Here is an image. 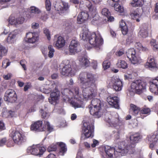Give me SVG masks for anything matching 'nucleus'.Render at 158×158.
<instances>
[{
    "mask_svg": "<svg viewBox=\"0 0 158 158\" xmlns=\"http://www.w3.org/2000/svg\"><path fill=\"white\" fill-rule=\"evenodd\" d=\"M8 20L9 23L11 25H17L16 19H15L14 17H10Z\"/></svg>",
    "mask_w": 158,
    "mask_h": 158,
    "instance_id": "nucleus-48",
    "label": "nucleus"
},
{
    "mask_svg": "<svg viewBox=\"0 0 158 158\" xmlns=\"http://www.w3.org/2000/svg\"><path fill=\"white\" fill-rule=\"evenodd\" d=\"M62 94L68 98H70V89H64L61 91Z\"/></svg>",
    "mask_w": 158,
    "mask_h": 158,
    "instance_id": "nucleus-42",
    "label": "nucleus"
},
{
    "mask_svg": "<svg viewBox=\"0 0 158 158\" xmlns=\"http://www.w3.org/2000/svg\"><path fill=\"white\" fill-rule=\"evenodd\" d=\"M57 148V145L52 144L48 148L47 151L49 152L55 151Z\"/></svg>",
    "mask_w": 158,
    "mask_h": 158,
    "instance_id": "nucleus-44",
    "label": "nucleus"
},
{
    "mask_svg": "<svg viewBox=\"0 0 158 158\" xmlns=\"http://www.w3.org/2000/svg\"><path fill=\"white\" fill-rule=\"evenodd\" d=\"M11 77V75L10 73H8L6 75L3 76L4 78L6 80H8L10 79Z\"/></svg>",
    "mask_w": 158,
    "mask_h": 158,
    "instance_id": "nucleus-61",
    "label": "nucleus"
},
{
    "mask_svg": "<svg viewBox=\"0 0 158 158\" xmlns=\"http://www.w3.org/2000/svg\"><path fill=\"white\" fill-rule=\"evenodd\" d=\"M157 38L158 40V36ZM150 44L153 50L155 51L158 50V42L156 43V40L152 39L150 42Z\"/></svg>",
    "mask_w": 158,
    "mask_h": 158,
    "instance_id": "nucleus-38",
    "label": "nucleus"
},
{
    "mask_svg": "<svg viewBox=\"0 0 158 158\" xmlns=\"http://www.w3.org/2000/svg\"><path fill=\"white\" fill-rule=\"evenodd\" d=\"M26 63L27 62L25 60H22L20 61V64L25 70H27L26 66Z\"/></svg>",
    "mask_w": 158,
    "mask_h": 158,
    "instance_id": "nucleus-54",
    "label": "nucleus"
},
{
    "mask_svg": "<svg viewBox=\"0 0 158 158\" xmlns=\"http://www.w3.org/2000/svg\"><path fill=\"white\" fill-rule=\"evenodd\" d=\"M63 6H60V5L58 6V5H56L55 6V8L56 10L57 11H63L64 10H67L69 8V6L68 3L63 2Z\"/></svg>",
    "mask_w": 158,
    "mask_h": 158,
    "instance_id": "nucleus-33",
    "label": "nucleus"
},
{
    "mask_svg": "<svg viewBox=\"0 0 158 158\" xmlns=\"http://www.w3.org/2000/svg\"><path fill=\"white\" fill-rule=\"evenodd\" d=\"M110 65V63L109 60H105L103 62L102 66L104 70L109 68Z\"/></svg>",
    "mask_w": 158,
    "mask_h": 158,
    "instance_id": "nucleus-47",
    "label": "nucleus"
},
{
    "mask_svg": "<svg viewBox=\"0 0 158 158\" xmlns=\"http://www.w3.org/2000/svg\"><path fill=\"white\" fill-rule=\"evenodd\" d=\"M39 27V24L36 23H33L31 24V27L33 29L38 28Z\"/></svg>",
    "mask_w": 158,
    "mask_h": 158,
    "instance_id": "nucleus-60",
    "label": "nucleus"
},
{
    "mask_svg": "<svg viewBox=\"0 0 158 158\" xmlns=\"http://www.w3.org/2000/svg\"><path fill=\"white\" fill-rule=\"evenodd\" d=\"M143 3V0H132L130 4L132 6L136 7L141 6Z\"/></svg>",
    "mask_w": 158,
    "mask_h": 158,
    "instance_id": "nucleus-36",
    "label": "nucleus"
},
{
    "mask_svg": "<svg viewBox=\"0 0 158 158\" xmlns=\"http://www.w3.org/2000/svg\"><path fill=\"white\" fill-rule=\"evenodd\" d=\"M75 69H72L69 64H65L62 69L61 73L63 76H74L75 72Z\"/></svg>",
    "mask_w": 158,
    "mask_h": 158,
    "instance_id": "nucleus-14",
    "label": "nucleus"
},
{
    "mask_svg": "<svg viewBox=\"0 0 158 158\" xmlns=\"http://www.w3.org/2000/svg\"><path fill=\"white\" fill-rule=\"evenodd\" d=\"M149 60L146 63V65L149 68H155L156 66V63L155 59L153 57L148 58Z\"/></svg>",
    "mask_w": 158,
    "mask_h": 158,
    "instance_id": "nucleus-34",
    "label": "nucleus"
},
{
    "mask_svg": "<svg viewBox=\"0 0 158 158\" xmlns=\"http://www.w3.org/2000/svg\"><path fill=\"white\" fill-rule=\"evenodd\" d=\"M84 40H88L89 44L97 48H99L103 43V40L100 33L97 32L89 33L87 31L80 35Z\"/></svg>",
    "mask_w": 158,
    "mask_h": 158,
    "instance_id": "nucleus-2",
    "label": "nucleus"
},
{
    "mask_svg": "<svg viewBox=\"0 0 158 158\" xmlns=\"http://www.w3.org/2000/svg\"><path fill=\"white\" fill-rule=\"evenodd\" d=\"M151 112L150 109L147 107H143L140 111V115L141 116V114H147Z\"/></svg>",
    "mask_w": 158,
    "mask_h": 158,
    "instance_id": "nucleus-46",
    "label": "nucleus"
},
{
    "mask_svg": "<svg viewBox=\"0 0 158 158\" xmlns=\"http://www.w3.org/2000/svg\"><path fill=\"white\" fill-rule=\"evenodd\" d=\"M142 138V136L139 132L132 134L130 137L131 144L127 145L125 149H118L117 152L122 153L123 155H125L127 153L133 154L135 152L136 144Z\"/></svg>",
    "mask_w": 158,
    "mask_h": 158,
    "instance_id": "nucleus-3",
    "label": "nucleus"
},
{
    "mask_svg": "<svg viewBox=\"0 0 158 158\" xmlns=\"http://www.w3.org/2000/svg\"><path fill=\"white\" fill-rule=\"evenodd\" d=\"M25 19L22 16L19 17L16 19L17 24H22L24 21Z\"/></svg>",
    "mask_w": 158,
    "mask_h": 158,
    "instance_id": "nucleus-51",
    "label": "nucleus"
},
{
    "mask_svg": "<svg viewBox=\"0 0 158 158\" xmlns=\"http://www.w3.org/2000/svg\"><path fill=\"white\" fill-rule=\"evenodd\" d=\"M135 47L139 51H146L148 50V48L145 47H143L142 44L139 42L136 43L135 45Z\"/></svg>",
    "mask_w": 158,
    "mask_h": 158,
    "instance_id": "nucleus-37",
    "label": "nucleus"
},
{
    "mask_svg": "<svg viewBox=\"0 0 158 158\" xmlns=\"http://www.w3.org/2000/svg\"><path fill=\"white\" fill-rule=\"evenodd\" d=\"M44 33L45 34V35L47 37L48 40H49L51 39L50 34V32L48 29L47 28H44Z\"/></svg>",
    "mask_w": 158,
    "mask_h": 158,
    "instance_id": "nucleus-53",
    "label": "nucleus"
},
{
    "mask_svg": "<svg viewBox=\"0 0 158 158\" xmlns=\"http://www.w3.org/2000/svg\"><path fill=\"white\" fill-rule=\"evenodd\" d=\"M45 7L47 10L50 11L51 8V4L49 0H46Z\"/></svg>",
    "mask_w": 158,
    "mask_h": 158,
    "instance_id": "nucleus-52",
    "label": "nucleus"
},
{
    "mask_svg": "<svg viewBox=\"0 0 158 158\" xmlns=\"http://www.w3.org/2000/svg\"><path fill=\"white\" fill-rule=\"evenodd\" d=\"M79 45V43L76 40H72L69 47V51L72 54H74L78 52V48Z\"/></svg>",
    "mask_w": 158,
    "mask_h": 158,
    "instance_id": "nucleus-21",
    "label": "nucleus"
},
{
    "mask_svg": "<svg viewBox=\"0 0 158 158\" xmlns=\"http://www.w3.org/2000/svg\"><path fill=\"white\" fill-rule=\"evenodd\" d=\"M102 106V103L100 99H93L91 102L90 105L89 106L90 114L95 117H99L100 115V113Z\"/></svg>",
    "mask_w": 158,
    "mask_h": 158,
    "instance_id": "nucleus-4",
    "label": "nucleus"
},
{
    "mask_svg": "<svg viewBox=\"0 0 158 158\" xmlns=\"http://www.w3.org/2000/svg\"><path fill=\"white\" fill-rule=\"evenodd\" d=\"M133 40V37L131 35H130L128 36V37L126 40L127 43L128 44H130L132 42Z\"/></svg>",
    "mask_w": 158,
    "mask_h": 158,
    "instance_id": "nucleus-56",
    "label": "nucleus"
},
{
    "mask_svg": "<svg viewBox=\"0 0 158 158\" xmlns=\"http://www.w3.org/2000/svg\"><path fill=\"white\" fill-rule=\"evenodd\" d=\"M79 88L74 86L70 89V98H75L79 97Z\"/></svg>",
    "mask_w": 158,
    "mask_h": 158,
    "instance_id": "nucleus-26",
    "label": "nucleus"
},
{
    "mask_svg": "<svg viewBox=\"0 0 158 158\" xmlns=\"http://www.w3.org/2000/svg\"><path fill=\"white\" fill-rule=\"evenodd\" d=\"M122 149V148H117L115 151V149L113 148H111L109 146H107L105 148V151L106 155L109 157H111L113 156L114 153L115 154L116 152L119 153V155L122 156H124V155H122V153L117 152L118 149Z\"/></svg>",
    "mask_w": 158,
    "mask_h": 158,
    "instance_id": "nucleus-22",
    "label": "nucleus"
},
{
    "mask_svg": "<svg viewBox=\"0 0 158 158\" xmlns=\"http://www.w3.org/2000/svg\"><path fill=\"white\" fill-rule=\"evenodd\" d=\"M65 41L64 38L59 36L55 42V46L58 49L62 48L65 45Z\"/></svg>",
    "mask_w": 158,
    "mask_h": 158,
    "instance_id": "nucleus-25",
    "label": "nucleus"
},
{
    "mask_svg": "<svg viewBox=\"0 0 158 158\" xmlns=\"http://www.w3.org/2000/svg\"><path fill=\"white\" fill-rule=\"evenodd\" d=\"M43 131H47L49 133L54 131L53 127L51 125L48 121L44 122L43 126Z\"/></svg>",
    "mask_w": 158,
    "mask_h": 158,
    "instance_id": "nucleus-29",
    "label": "nucleus"
},
{
    "mask_svg": "<svg viewBox=\"0 0 158 158\" xmlns=\"http://www.w3.org/2000/svg\"><path fill=\"white\" fill-rule=\"evenodd\" d=\"M90 13L87 11L85 12V11H82L80 13L77 17V21L78 23L81 24L87 20L90 17L91 18V15Z\"/></svg>",
    "mask_w": 158,
    "mask_h": 158,
    "instance_id": "nucleus-17",
    "label": "nucleus"
},
{
    "mask_svg": "<svg viewBox=\"0 0 158 158\" xmlns=\"http://www.w3.org/2000/svg\"><path fill=\"white\" fill-rule=\"evenodd\" d=\"M114 10L120 13H122L124 11V9L119 4L115 3L114 5Z\"/></svg>",
    "mask_w": 158,
    "mask_h": 158,
    "instance_id": "nucleus-39",
    "label": "nucleus"
},
{
    "mask_svg": "<svg viewBox=\"0 0 158 158\" xmlns=\"http://www.w3.org/2000/svg\"><path fill=\"white\" fill-rule=\"evenodd\" d=\"M148 25L146 23L142 24L139 27V31L138 33V36L140 37L145 38L148 36Z\"/></svg>",
    "mask_w": 158,
    "mask_h": 158,
    "instance_id": "nucleus-16",
    "label": "nucleus"
},
{
    "mask_svg": "<svg viewBox=\"0 0 158 158\" xmlns=\"http://www.w3.org/2000/svg\"><path fill=\"white\" fill-rule=\"evenodd\" d=\"M11 63L9 59H6L3 60L2 62V67L5 69H6L7 67L9 66Z\"/></svg>",
    "mask_w": 158,
    "mask_h": 158,
    "instance_id": "nucleus-45",
    "label": "nucleus"
},
{
    "mask_svg": "<svg viewBox=\"0 0 158 158\" xmlns=\"http://www.w3.org/2000/svg\"><path fill=\"white\" fill-rule=\"evenodd\" d=\"M60 147V155L63 156L67 150V148L65 144L63 142H58L56 143Z\"/></svg>",
    "mask_w": 158,
    "mask_h": 158,
    "instance_id": "nucleus-32",
    "label": "nucleus"
},
{
    "mask_svg": "<svg viewBox=\"0 0 158 158\" xmlns=\"http://www.w3.org/2000/svg\"><path fill=\"white\" fill-rule=\"evenodd\" d=\"M102 13L103 15L107 17H108L110 15V13L109 10L105 8L102 10Z\"/></svg>",
    "mask_w": 158,
    "mask_h": 158,
    "instance_id": "nucleus-50",
    "label": "nucleus"
},
{
    "mask_svg": "<svg viewBox=\"0 0 158 158\" xmlns=\"http://www.w3.org/2000/svg\"><path fill=\"white\" fill-rule=\"evenodd\" d=\"M116 65L118 67L123 69L127 68V64L124 60H118L116 64Z\"/></svg>",
    "mask_w": 158,
    "mask_h": 158,
    "instance_id": "nucleus-35",
    "label": "nucleus"
},
{
    "mask_svg": "<svg viewBox=\"0 0 158 158\" xmlns=\"http://www.w3.org/2000/svg\"><path fill=\"white\" fill-rule=\"evenodd\" d=\"M119 27L121 29L122 34L123 35H126L128 31V29L126 23L123 20H122L119 22Z\"/></svg>",
    "mask_w": 158,
    "mask_h": 158,
    "instance_id": "nucleus-30",
    "label": "nucleus"
},
{
    "mask_svg": "<svg viewBox=\"0 0 158 158\" xmlns=\"http://www.w3.org/2000/svg\"><path fill=\"white\" fill-rule=\"evenodd\" d=\"M5 129V125L4 123L0 120V131Z\"/></svg>",
    "mask_w": 158,
    "mask_h": 158,
    "instance_id": "nucleus-62",
    "label": "nucleus"
},
{
    "mask_svg": "<svg viewBox=\"0 0 158 158\" xmlns=\"http://www.w3.org/2000/svg\"><path fill=\"white\" fill-rule=\"evenodd\" d=\"M149 90L152 93L158 95V76L149 82Z\"/></svg>",
    "mask_w": 158,
    "mask_h": 158,
    "instance_id": "nucleus-13",
    "label": "nucleus"
},
{
    "mask_svg": "<svg viewBox=\"0 0 158 158\" xmlns=\"http://www.w3.org/2000/svg\"><path fill=\"white\" fill-rule=\"evenodd\" d=\"M53 87H55V89L50 94V98L48 99L49 102L51 104L56 103L60 97V91L58 90L57 85L55 84L52 85Z\"/></svg>",
    "mask_w": 158,
    "mask_h": 158,
    "instance_id": "nucleus-12",
    "label": "nucleus"
},
{
    "mask_svg": "<svg viewBox=\"0 0 158 158\" xmlns=\"http://www.w3.org/2000/svg\"><path fill=\"white\" fill-rule=\"evenodd\" d=\"M4 101L10 103H15L17 99V96L15 90L8 89L5 92L4 97Z\"/></svg>",
    "mask_w": 158,
    "mask_h": 158,
    "instance_id": "nucleus-9",
    "label": "nucleus"
},
{
    "mask_svg": "<svg viewBox=\"0 0 158 158\" xmlns=\"http://www.w3.org/2000/svg\"><path fill=\"white\" fill-rule=\"evenodd\" d=\"M130 111L131 112L132 114L135 116H137L139 113L140 111L139 108L134 104H131L130 105Z\"/></svg>",
    "mask_w": 158,
    "mask_h": 158,
    "instance_id": "nucleus-31",
    "label": "nucleus"
},
{
    "mask_svg": "<svg viewBox=\"0 0 158 158\" xmlns=\"http://www.w3.org/2000/svg\"><path fill=\"white\" fill-rule=\"evenodd\" d=\"M82 95L86 100L91 99L96 95V78L94 75L87 72H82L79 76Z\"/></svg>",
    "mask_w": 158,
    "mask_h": 158,
    "instance_id": "nucleus-1",
    "label": "nucleus"
},
{
    "mask_svg": "<svg viewBox=\"0 0 158 158\" xmlns=\"http://www.w3.org/2000/svg\"><path fill=\"white\" fill-rule=\"evenodd\" d=\"M40 10L38 8L34 6H31L29 10V12L27 15V17L30 18L33 17L34 16H36V14L40 13Z\"/></svg>",
    "mask_w": 158,
    "mask_h": 158,
    "instance_id": "nucleus-23",
    "label": "nucleus"
},
{
    "mask_svg": "<svg viewBox=\"0 0 158 158\" xmlns=\"http://www.w3.org/2000/svg\"><path fill=\"white\" fill-rule=\"evenodd\" d=\"M124 51L123 50H120L118 51L115 54L118 56H121L124 54Z\"/></svg>",
    "mask_w": 158,
    "mask_h": 158,
    "instance_id": "nucleus-59",
    "label": "nucleus"
},
{
    "mask_svg": "<svg viewBox=\"0 0 158 158\" xmlns=\"http://www.w3.org/2000/svg\"><path fill=\"white\" fill-rule=\"evenodd\" d=\"M85 6L88 9L89 12L91 15V17L92 16V18L91 23L94 25L98 24L101 22L100 18L98 14H96L95 10L93 9L92 5L91 4H89V6Z\"/></svg>",
    "mask_w": 158,
    "mask_h": 158,
    "instance_id": "nucleus-11",
    "label": "nucleus"
},
{
    "mask_svg": "<svg viewBox=\"0 0 158 158\" xmlns=\"http://www.w3.org/2000/svg\"><path fill=\"white\" fill-rule=\"evenodd\" d=\"M48 49L49 50L48 56L49 57L51 58L53 57L54 55V53L55 52L53 47L51 45H49L48 47Z\"/></svg>",
    "mask_w": 158,
    "mask_h": 158,
    "instance_id": "nucleus-43",
    "label": "nucleus"
},
{
    "mask_svg": "<svg viewBox=\"0 0 158 158\" xmlns=\"http://www.w3.org/2000/svg\"><path fill=\"white\" fill-rule=\"evenodd\" d=\"M126 55L132 64H140L143 60L136 54L135 49L134 48L129 49L127 51Z\"/></svg>",
    "mask_w": 158,
    "mask_h": 158,
    "instance_id": "nucleus-7",
    "label": "nucleus"
},
{
    "mask_svg": "<svg viewBox=\"0 0 158 158\" xmlns=\"http://www.w3.org/2000/svg\"><path fill=\"white\" fill-rule=\"evenodd\" d=\"M7 52V50L5 48L0 45V60L3 56L5 55Z\"/></svg>",
    "mask_w": 158,
    "mask_h": 158,
    "instance_id": "nucleus-41",
    "label": "nucleus"
},
{
    "mask_svg": "<svg viewBox=\"0 0 158 158\" xmlns=\"http://www.w3.org/2000/svg\"><path fill=\"white\" fill-rule=\"evenodd\" d=\"M43 128L42 121L38 120L34 122L31 125L30 129L31 131L40 132L43 131Z\"/></svg>",
    "mask_w": 158,
    "mask_h": 158,
    "instance_id": "nucleus-20",
    "label": "nucleus"
},
{
    "mask_svg": "<svg viewBox=\"0 0 158 158\" xmlns=\"http://www.w3.org/2000/svg\"><path fill=\"white\" fill-rule=\"evenodd\" d=\"M45 151L44 147L37 146L30 147L27 149V152L29 154H32L40 156Z\"/></svg>",
    "mask_w": 158,
    "mask_h": 158,
    "instance_id": "nucleus-10",
    "label": "nucleus"
},
{
    "mask_svg": "<svg viewBox=\"0 0 158 158\" xmlns=\"http://www.w3.org/2000/svg\"><path fill=\"white\" fill-rule=\"evenodd\" d=\"M80 61L81 64L84 65L86 67H88L89 65V61L87 58L82 57L80 59Z\"/></svg>",
    "mask_w": 158,
    "mask_h": 158,
    "instance_id": "nucleus-40",
    "label": "nucleus"
},
{
    "mask_svg": "<svg viewBox=\"0 0 158 158\" xmlns=\"http://www.w3.org/2000/svg\"><path fill=\"white\" fill-rule=\"evenodd\" d=\"M6 142V138H3L0 139V146L1 147L4 145Z\"/></svg>",
    "mask_w": 158,
    "mask_h": 158,
    "instance_id": "nucleus-57",
    "label": "nucleus"
},
{
    "mask_svg": "<svg viewBox=\"0 0 158 158\" xmlns=\"http://www.w3.org/2000/svg\"><path fill=\"white\" fill-rule=\"evenodd\" d=\"M80 97H76L74 100L71 101V103L75 108H80L82 107L83 101L80 99Z\"/></svg>",
    "mask_w": 158,
    "mask_h": 158,
    "instance_id": "nucleus-27",
    "label": "nucleus"
},
{
    "mask_svg": "<svg viewBox=\"0 0 158 158\" xmlns=\"http://www.w3.org/2000/svg\"><path fill=\"white\" fill-rule=\"evenodd\" d=\"M111 82L112 87L115 91H119L122 90L123 87L122 82L119 79L116 77H112Z\"/></svg>",
    "mask_w": 158,
    "mask_h": 158,
    "instance_id": "nucleus-15",
    "label": "nucleus"
},
{
    "mask_svg": "<svg viewBox=\"0 0 158 158\" xmlns=\"http://www.w3.org/2000/svg\"><path fill=\"white\" fill-rule=\"evenodd\" d=\"M92 66L94 69H96L97 66V62L96 61H93L92 63Z\"/></svg>",
    "mask_w": 158,
    "mask_h": 158,
    "instance_id": "nucleus-63",
    "label": "nucleus"
},
{
    "mask_svg": "<svg viewBox=\"0 0 158 158\" xmlns=\"http://www.w3.org/2000/svg\"><path fill=\"white\" fill-rule=\"evenodd\" d=\"M15 35L13 34H9L7 38V41L8 42H10V41L13 39Z\"/></svg>",
    "mask_w": 158,
    "mask_h": 158,
    "instance_id": "nucleus-58",
    "label": "nucleus"
},
{
    "mask_svg": "<svg viewBox=\"0 0 158 158\" xmlns=\"http://www.w3.org/2000/svg\"><path fill=\"white\" fill-rule=\"evenodd\" d=\"M110 123L115 127L118 126L123 128L124 127V122L118 118H115L114 120H112Z\"/></svg>",
    "mask_w": 158,
    "mask_h": 158,
    "instance_id": "nucleus-28",
    "label": "nucleus"
},
{
    "mask_svg": "<svg viewBox=\"0 0 158 158\" xmlns=\"http://www.w3.org/2000/svg\"><path fill=\"white\" fill-rule=\"evenodd\" d=\"M13 140L11 139H9L6 142V145L8 147H11L14 146V142Z\"/></svg>",
    "mask_w": 158,
    "mask_h": 158,
    "instance_id": "nucleus-55",
    "label": "nucleus"
},
{
    "mask_svg": "<svg viewBox=\"0 0 158 158\" xmlns=\"http://www.w3.org/2000/svg\"><path fill=\"white\" fill-rule=\"evenodd\" d=\"M129 14L132 19L134 20H135L137 22H139V18H140L141 15L139 13V11L138 9L135 10H131Z\"/></svg>",
    "mask_w": 158,
    "mask_h": 158,
    "instance_id": "nucleus-24",
    "label": "nucleus"
},
{
    "mask_svg": "<svg viewBox=\"0 0 158 158\" xmlns=\"http://www.w3.org/2000/svg\"><path fill=\"white\" fill-rule=\"evenodd\" d=\"M146 85V83L140 80H135L131 84L130 92L140 94L145 89Z\"/></svg>",
    "mask_w": 158,
    "mask_h": 158,
    "instance_id": "nucleus-6",
    "label": "nucleus"
},
{
    "mask_svg": "<svg viewBox=\"0 0 158 158\" xmlns=\"http://www.w3.org/2000/svg\"><path fill=\"white\" fill-rule=\"evenodd\" d=\"M107 101L112 106L116 109L119 108V98L118 97L109 96L107 98Z\"/></svg>",
    "mask_w": 158,
    "mask_h": 158,
    "instance_id": "nucleus-18",
    "label": "nucleus"
},
{
    "mask_svg": "<svg viewBox=\"0 0 158 158\" xmlns=\"http://www.w3.org/2000/svg\"><path fill=\"white\" fill-rule=\"evenodd\" d=\"M40 113L42 118L46 119L48 118L49 116V114L44 111L43 110H41Z\"/></svg>",
    "mask_w": 158,
    "mask_h": 158,
    "instance_id": "nucleus-49",
    "label": "nucleus"
},
{
    "mask_svg": "<svg viewBox=\"0 0 158 158\" xmlns=\"http://www.w3.org/2000/svg\"><path fill=\"white\" fill-rule=\"evenodd\" d=\"M26 38L28 43L33 44L38 41L39 39L38 35L35 32H29L26 34Z\"/></svg>",
    "mask_w": 158,
    "mask_h": 158,
    "instance_id": "nucleus-19",
    "label": "nucleus"
},
{
    "mask_svg": "<svg viewBox=\"0 0 158 158\" xmlns=\"http://www.w3.org/2000/svg\"><path fill=\"white\" fill-rule=\"evenodd\" d=\"M10 135L14 143L17 144L21 145L26 141V136L19 131H13Z\"/></svg>",
    "mask_w": 158,
    "mask_h": 158,
    "instance_id": "nucleus-8",
    "label": "nucleus"
},
{
    "mask_svg": "<svg viewBox=\"0 0 158 158\" xmlns=\"http://www.w3.org/2000/svg\"><path fill=\"white\" fill-rule=\"evenodd\" d=\"M94 123L89 122L83 123L82 126V130L84 137H82L81 139L85 140L88 138H93L94 136Z\"/></svg>",
    "mask_w": 158,
    "mask_h": 158,
    "instance_id": "nucleus-5",
    "label": "nucleus"
},
{
    "mask_svg": "<svg viewBox=\"0 0 158 158\" xmlns=\"http://www.w3.org/2000/svg\"><path fill=\"white\" fill-rule=\"evenodd\" d=\"M76 158H84L83 154L81 152L78 153Z\"/></svg>",
    "mask_w": 158,
    "mask_h": 158,
    "instance_id": "nucleus-64",
    "label": "nucleus"
}]
</instances>
